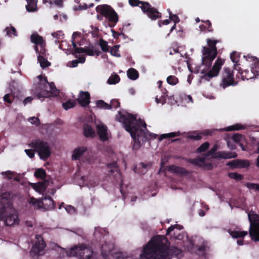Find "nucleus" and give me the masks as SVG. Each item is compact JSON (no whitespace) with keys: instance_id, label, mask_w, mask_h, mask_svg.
Instances as JSON below:
<instances>
[{"instance_id":"nucleus-1","label":"nucleus","mask_w":259,"mask_h":259,"mask_svg":"<svg viewBox=\"0 0 259 259\" xmlns=\"http://www.w3.org/2000/svg\"><path fill=\"white\" fill-rule=\"evenodd\" d=\"M169 245L164 236L153 237L144 248L141 259H170L172 255L180 257L181 250L175 246L168 248Z\"/></svg>"},{"instance_id":"nucleus-2","label":"nucleus","mask_w":259,"mask_h":259,"mask_svg":"<svg viewBox=\"0 0 259 259\" xmlns=\"http://www.w3.org/2000/svg\"><path fill=\"white\" fill-rule=\"evenodd\" d=\"M116 119L123 123L126 131L130 133L134 140L133 147L135 150L140 148L141 141L143 143L150 138L152 135L145 132L147 130L146 123L140 119L137 120L132 114H122L121 112H118Z\"/></svg>"},{"instance_id":"nucleus-3","label":"nucleus","mask_w":259,"mask_h":259,"mask_svg":"<svg viewBox=\"0 0 259 259\" xmlns=\"http://www.w3.org/2000/svg\"><path fill=\"white\" fill-rule=\"evenodd\" d=\"M209 48L204 47L202 50V64L199 67V71L203 74L201 77L206 80L218 75L220 70L223 64L220 58H218L211 69H210L212 62L216 57L217 52L215 45L217 41L208 39L207 40Z\"/></svg>"},{"instance_id":"nucleus-4","label":"nucleus","mask_w":259,"mask_h":259,"mask_svg":"<svg viewBox=\"0 0 259 259\" xmlns=\"http://www.w3.org/2000/svg\"><path fill=\"white\" fill-rule=\"evenodd\" d=\"M10 195L4 193L0 197V219L7 226H11L19 224V219L17 212L10 207Z\"/></svg>"},{"instance_id":"nucleus-5","label":"nucleus","mask_w":259,"mask_h":259,"mask_svg":"<svg viewBox=\"0 0 259 259\" xmlns=\"http://www.w3.org/2000/svg\"><path fill=\"white\" fill-rule=\"evenodd\" d=\"M38 77L40 78V83L35 93L37 99L43 100L44 98L56 96L58 95V90L53 82H48L46 77L42 79L41 75L38 76Z\"/></svg>"},{"instance_id":"nucleus-6","label":"nucleus","mask_w":259,"mask_h":259,"mask_svg":"<svg viewBox=\"0 0 259 259\" xmlns=\"http://www.w3.org/2000/svg\"><path fill=\"white\" fill-rule=\"evenodd\" d=\"M66 255L69 257L76 256L79 259H96L92 248L83 244L72 247L66 252Z\"/></svg>"},{"instance_id":"nucleus-7","label":"nucleus","mask_w":259,"mask_h":259,"mask_svg":"<svg viewBox=\"0 0 259 259\" xmlns=\"http://www.w3.org/2000/svg\"><path fill=\"white\" fill-rule=\"evenodd\" d=\"M248 218L250 223V236L252 240L259 242V215L253 211H250L248 213Z\"/></svg>"},{"instance_id":"nucleus-8","label":"nucleus","mask_w":259,"mask_h":259,"mask_svg":"<svg viewBox=\"0 0 259 259\" xmlns=\"http://www.w3.org/2000/svg\"><path fill=\"white\" fill-rule=\"evenodd\" d=\"M29 146L35 149L40 159L46 160L51 155V150L47 142L40 139L32 141Z\"/></svg>"},{"instance_id":"nucleus-9","label":"nucleus","mask_w":259,"mask_h":259,"mask_svg":"<svg viewBox=\"0 0 259 259\" xmlns=\"http://www.w3.org/2000/svg\"><path fill=\"white\" fill-rule=\"evenodd\" d=\"M130 4L132 6H137L141 4L140 8L144 13H147L149 18L152 20H155L160 17L159 12L156 9L152 8L147 2H143L139 0H128Z\"/></svg>"},{"instance_id":"nucleus-10","label":"nucleus","mask_w":259,"mask_h":259,"mask_svg":"<svg viewBox=\"0 0 259 259\" xmlns=\"http://www.w3.org/2000/svg\"><path fill=\"white\" fill-rule=\"evenodd\" d=\"M97 13L105 17L110 22L116 24L118 21L117 14L109 5H102L97 6L96 8Z\"/></svg>"},{"instance_id":"nucleus-11","label":"nucleus","mask_w":259,"mask_h":259,"mask_svg":"<svg viewBox=\"0 0 259 259\" xmlns=\"http://www.w3.org/2000/svg\"><path fill=\"white\" fill-rule=\"evenodd\" d=\"M35 242L30 251V254L33 255H42L45 254L44 249L46 246L42 237L39 235H36Z\"/></svg>"},{"instance_id":"nucleus-12","label":"nucleus","mask_w":259,"mask_h":259,"mask_svg":"<svg viewBox=\"0 0 259 259\" xmlns=\"http://www.w3.org/2000/svg\"><path fill=\"white\" fill-rule=\"evenodd\" d=\"M222 77L221 86L223 88H226L230 85H235L237 84L234 81L233 71L228 68L224 69Z\"/></svg>"},{"instance_id":"nucleus-13","label":"nucleus","mask_w":259,"mask_h":259,"mask_svg":"<svg viewBox=\"0 0 259 259\" xmlns=\"http://www.w3.org/2000/svg\"><path fill=\"white\" fill-rule=\"evenodd\" d=\"M114 244L113 242H105L101 247V254L105 259H115V254L114 252Z\"/></svg>"},{"instance_id":"nucleus-14","label":"nucleus","mask_w":259,"mask_h":259,"mask_svg":"<svg viewBox=\"0 0 259 259\" xmlns=\"http://www.w3.org/2000/svg\"><path fill=\"white\" fill-rule=\"evenodd\" d=\"M218 148V146L217 145H214L206 155L198 157L196 159H189L188 161L195 165L201 167L203 166L206 157L210 156L212 157V155L216 153L215 151L217 150Z\"/></svg>"},{"instance_id":"nucleus-15","label":"nucleus","mask_w":259,"mask_h":259,"mask_svg":"<svg viewBox=\"0 0 259 259\" xmlns=\"http://www.w3.org/2000/svg\"><path fill=\"white\" fill-rule=\"evenodd\" d=\"M182 228V227L179 226L178 225L171 226L167 229L166 235H169L172 231H174L173 236H171V239L178 240H182L184 237V234L179 232Z\"/></svg>"},{"instance_id":"nucleus-16","label":"nucleus","mask_w":259,"mask_h":259,"mask_svg":"<svg viewBox=\"0 0 259 259\" xmlns=\"http://www.w3.org/2000/svg\"><path fill=\"white\" fill-rule=\"evenodd\" d=\"M90 95L89 92L80 91L77 101L81 106L85 107L90 104Z\"/></svg>"},{"instance_id":"nucleus-17","label":"nucleus","mask_w":259,"mask_h":259,"mask_svg":"<svg viewBox=\"0 0 259 259\" xmlns=\"http://www.w3.org/2000/svg\"><path fill=\"white\" fill-rule=\"evenodd\" d=\"M237 156V154L235 152L227 151H219L212 155L213 158L230 159Z\"/></svg>"},{"instance_id":"nucleus-18","label":"nucleus","mask_w":259,"mask_h":259,"mask_svg":"<svg viewBox=\"0 0 259 259\" xmlns=\"http://www.w3.org/2000/svg\"><path fill=\"white\" fill-rule=\"evenodd\" d=\"M96 130L100 140L104 141L107 140V127L105 124L103 123L97 124L96 126Z\"/></svg>"},{"instance_id":"nucleus-19","label":"nucleus","mask_w":259,"mask_h":259,"mask_svg":"<svg viewBox=\"0 0 259 259\" xmlns=\"http://www.w3.org/2000/svg\"><path fill=\"white\" fill-rule=\"evenodd\" d=\"M87 148L86 147H79L75 148L72 154V159L74 160H78L83 156V154L87 151Z\"/></svg>"},{"instance_id":"nucleus-20","label":"nucleus","mask_w":259,"mask_h":259,"mask_svg":"<svg viewBox=\"0 0 259 259\" xmlns=\"http://www.w3.org/2000/svg\"><path fill=\"white\" fill-rule=\"evenodd\" d=\"M167 170L171 172L175 173L179 176H184L187 174L188 172L184 168L171 165L168 167Z\"/></svg>"},{"instance_id":"nucleus-21","label":"nucleus","mask_w":259,"mask_h":259,"mask_svg":"<svg viewBox=\"0 0 259 259\" xmlns=\"http://www.w3.org/2000/svg\"><path fill=\"white\" fill-rule=\"evenodd\" d=\"M49 184L48 180H45L42 182L32 184V187L36 191L41 193L46 190Z\"/></svg>"},{"instance_id":"nucleus-22","label":"nucleus","mask_w":259,"mask_h":259,"mask_svg":"<svg viewBox=\"0 0 259 259\" xmlns=\"http://www.w3.org/2000/svg\"><path fill=\"white\" fill-rule=\"evenodd\" d=\"M31 41L32 42L36 45H39L40 47L45 46L44 40L42 37L39 35L37 33H33L30 37Z\"/></svg>"},{"instance_id":"nucleus-23","label":"nucleus","mask_w":259,"mask_h":259,"mask_svg":"<svg viewBox=\"0 0 259 259\" xmlns=\"http://www.w3.org/2000/svg\"><path fill=\"white\" fill-rule=\"evenodd\" d=\"M83 134L86 137L93 138L96 135L95 131L92 126L88 124H84L83 126Z\"/></svg>"},{"instance_id":"nucleus-24","label":"nucleus","mask_w":259,"mask_h":259,"mask_svg":"<svg viewBox=\"0 0 259 259\" xmlns=\"http://www.w3.org/2000/svg\"><path fill=\"white\" fill-rule=\"evenodd\" d=\"M49 246L51 249L60 252L61 254H62L63 256H64V254H66V252L68 251L65 248L60 246L54 242H51L49 244Z\"/></svg>"},{"instance_id":"nucleus-25","label":"nucleus","mask_w":259,"mask_h":259,"mask_svg":"<svg viewBox=\"0 0 259 259\" xmlns=\"http://www.w3.org/2000/svg\"><path fill=\"white\" fill-rule=\"evenodd\" d=\"M28 203L32 204L34 208H40L42 206L43 202L40 200L36 199L33 197H31L28 201Z\"/></svg>"},{"instance_id":"nucleus-26","label":"nucleus","mask_w":259,"mask_h":259,"mask_svg":"<svg viewBox=\"0 0 259 259\" xmlns=\"http://www.w3.org/2000/svg\"><path fill=\"white\" fill-rule=\"evenodd\" d=\"M27 5L26 8L28 12H33L36 11V0H26Z\"/></svg>"},{"instance_id":"nucleus-27","label":"nucleus","mask_w":259,"mask_h":259,"mask_svg":"<svg viewBox=\"0 0 259 259\" xmlns=\"http://www.w3.org/2000/svg\"><path fill=\"white\" fill-rule=\"evenodd\" d=\"M37 60L40 64V66L42 68L48 67L51 65V63L47 60V59L45 58L44 56L40 55V54L37 55Z\"/></svg>"},{"instance_id":"nucleus-28","label":"nucleus","mask_w":259,"mask_h":259,"mask_svg":"<svg viewBox=\"0 0 259 259\" xmlns=\"http://www.w3.org/2000/svg\"><path fill=\"white\" fill-rule=\"evenodd\" d=\"M128 78L132 80H136L139 76L138 72L134 68H130L127 71Z\"/></svg>"},{"instance_id":"nucleus-29","label":"nucleus","mask_w":259,"mask_h":259,"mask_svg":"<svg viewBox=\"0 0 259 259\" xmlns=\"http://www.w3.org/2000/svg\"><path fill=\"white\" fill-rule=\"evenodd\" d=\"M107 233L106 230L100 227H96L95 228L94 235L97 238H100L101 236H105Z\"/></svg>"},{"instance_id":"nucleus-30","label":"nucleus","mask_w":259,"mask_h":259,"mask_svg":"<svg viewBox=\"0 0 259 259\" xmlns=\"http://www.w3.org/2000/svg\"><path fill=\"white\" fill-rule=\"evenodd\" d=\"M247 234V231H231L230 232V235L233 238L243 237Z\"/></svg>"},{"instance_id":"nucleus-31","label":"nucleus","mask_w":259,"mask_h":259,"mask_svg":"<svg viewBox=\"0 0 259 259\" xmlns=\"http://www.w3.org/2000/svg\"><path fill=\"white\" fill-rule=\"evenodd\" d=\"M4 31L6 33L7 35L11 36V34H13L15 36H17V33L16 29L13 26L7 27Z\"/></svg>"},{"instance_id":"nucleus-32","label":"nucleus","mask_w":259,"mask_h":259,"mask_svg":"<svg viewBox=\"0 0 259 259\" xmlns=\"http://www.w3.org/2000/svg\"><path fill=\"white\" fill-rule=\"evenodd\" d=\"M75 104L76 102L75 101L69 100L67 102L63 103L62 104V106L65 110H67L68 109L74 107Z\"/></svg>"},{"instance_id":"nucleus-33","label":"nucleus","mask_w":259,"mask_h":259,"mask_svg":"<svg viewBox=\"0 0 259 259\" xmlns=\"http://www.w3.org/2000/svg\"><path fill=\"white\" fill-rule=\"evenodd\" d=\"M142 253H143V252L141 254L140 256H141ZM115 259H138V258H134L132 256L127 255L125 254L117 252L115 254ZM140 259H141V257H140Z\"/></svg>"},{"instance_id":"nucleus-34","label":"nucleus","mask_w":259,"mask_h":259,"mask_svg":"<svg viewBox=\"0 0 259 259\" xmlns=\"http://www.w3.org/2000/svg\"><path fill=\"white\" fill-rule=\"evenodd\" d=\"M120 80L119 76L117 74L111 75L108 79L107 82L110 84H114L118 83Z\"/></svg>"},{"instance_id":"nucleus-35","label":"nucleus","mask_w":259,"mask_h":259,"mask_svg":"<svg viewBox=\"0 0 259 259\" xmlns=\"http://www.w3.org/2000/svg\"><path fill=\"white\" fill-rule=\"evenodd\" d=\"M180 135V133L179 132H172L168 134H162L160 136L159 138V140L161 141L164 138H173L177 136H179Z\"/></svg>"},{"instance_id":"nucleus-36","label":"nucleus","mask_w":259,"mask_h":259,"mask_svg":"<svg viewBox=\"0 0 259 259\" xmlns=\"http://www.w3.org/2000/svg\"><path fill=\"white\" fill-rule=\"evenodd\" d=\"M97 105L99 108L102 109H111V106H109V104L106 103L103 100L97 101Z\"/></svg>"},{"instance_id":"nucleus-37","label":"nucleus","mask_w":259,"mask_h":259,"mask_svg":"<svg viewBox=\"0 0 259 259\" xmlns=\"http://www.w3.org/2000/svg\"><path fill=\"white\" fill-rule=\"evenodd\" d=\"M107 167L110 169V172L113 173L115 171H118V168L116 162H113L107 164Z\"/></svg>"},{"instance_id":"nucleus-38","label":"nucleus","mask_w":259,"mask_h":259,"mask_svg":"<svg viewBox=\"0 0 259 259\" xmlns=\"http://www.w3.org/2000/svg\"><path fill=\"white\" fill-rule=\"evenodd\" d=\"M34 176L36 178L44 179L46 177V171L42 168H39L34 172Z\"/></svg>"},{"instance_id":"nucleus-39","label":"nucleus","mask_w":259,"mask_h":259,"mask_svg":"<svg viewBox=\"0 0 259 259\" xmlns=\"http://www.w3.org/2000/svg\"><path fill=\"white\" fill-rule=\"evenodd\" d=\"M84 53L90 56H94L95 54H96L97 56H99L100 52L97 51H94L92 48L89 47H85Z\"/></svg>"},{"instance_id":"nucleus-40","label":"nucleus","mask_w":259,"mask_h":259,"mask_svg":"<svg viewBox=\"0 0 259 259\" xmlns=\"http://www.w3.org/2000/svg\"><path fill=\"white\" fill-rule=\"evenodd\" d=\"M249 165V162L247 160H238L237 168L247 167Z\"/></svg>"},{"instance_id":"nucleus-41","label":"nucleus","mask_w":259,"mask_h":259,"mask_svg":"<svg viewBox=\"0 0 259 259\" xmlns=\"http://www.w3.org/2000/svg\"><path fill=\"white\" fill-rule=\"evenodd\" d=\"M166 80L167 83L171 85H175L178 82V78L176 76L172 75L168 76Z\"/></svg>"},{"instance_id":"nucleus-42","label":"nucleus","mask_w":259,"mask_h":259,"mask_svg":"<svg viewBox=\"0 0 259 259\" xmlns=\"http://www.w3.org/2000/svg\"><path fill=\"white\" fill-rule=\"evenodd\" d=\"M99 45L103 51L107 52L108 51V46L107 42L103 39H101L99 42Z\"/></svg>"},{"instance_id":"nucleus-43","label":"nucleus","mask_w":259,"mask_h":259,"mask_svg":"<svg viewBox=\"0 0 259 259\" xmlns=\"http://www.w3.org/2000/svg\"><path fill=\"white\" fill-rule=\"evenodd\" d=\"M228 176L231 179H233L236 181H240L243 178V176L241 175L238 174L236 172L229 173Z\"/></svg>"},{"instance_id":"nucleus-44","label":"nucleus","mask_w":259,"mask_h":259,"mask_svg":"<svg viewBox=\"0 0 259 259\" xmlns=\"http://www.w3.org/2000/svg\"><path fill=\"white\" fill-rule=\"evenodd\" d=\"M166 95L165 93H163V95L160 97L159 98H158L157 97L155 98V101L156 102L158 103H161L162 105L166 103Z\"/></svg>"},{"instance_id":"nucleus-45","label":"nucleus","mask_w":259,"mask_h":259,"mask_svg":"<svg viewBox=\"0 0 259 259\" xmlns=\"http://www.w3.org/2000/svg\"><path fill=\"white\" fill-rule=\"evenodd\" d=\"M51 35L53 37L56 38L57 39H62L64 36V33L62 31H58L57 32H53Z\"/></svg>"},{"instance_id":"nucleus-46","label":"nucleus","mask_w":259,"mask_h":259,"mask_svg":"<svg viewBox=\"0 0 259 259\" xmlns=\"http://www.w3.org/2000/svg\"><path fill=\"white\" fill-rule=\"evenodd\" d=\"M245 127L240 124H236L233 126H229L227 127L226 131H231V130H240L244 129Z\"/></svg>"},{"instance_id":"nucleus-47","label":"nucleus","mask_w":259,"mask_h":259,"mask_svg":"<svg viewBox=\"0 0 259 259\" xmlns=\"http://www.w3.org/2000/svg\"><path fill=\"white\" fill-rule=\"evenodd\" d=\"M254 71H254V69L252 68L251 70V72L250 73H249V74H245V75L242 74V77L243 79H246L247 80H248L249 79H252V78H254V76H255Z\"/></svg>"},{"instance_id":"nucleus-48","label":"nucleus","mask_w":259,"mask_h":259,"mask_svg":"<svg viewBox=\"0 0 259 259\" xmlns=\"http://www.w3.org/2000/svg\"><path fill=\"white\" fill-rule=\"evenodd\" d=\"M118 47L117 46H114L110 50V53L112 55L119 57L120 56V55L118 53Z\"/></svg>"},{"instance_id":"nucleus-49","label":"nucleus","mask_w":259,"mask_h":259,"mask_svg":"<svg viewBox=\"0 0 259 259\" xmlns=\"http://www.w3.org/2000/svg\"><path fill=\"white\" fill-rule=\"evenodd\" d=\"M209 143L207 142L203 143L198 149V152H202L205 151L209 147Z\"/></svg>"},{"instance_id":"nucleus-50","label":"nucleus","mask_w":259,"mask_h":259,"mask_svg":"<svg viewBox=\"0 0 259 259\" xmlns=\"http://www.w3.org/2000/svg\"><path fill=\"white\" fill-rule=\"evenodd\" d=\"M1 174L3 176H6L9 179H11L13 178V177L16 174V173L10 170H8L6 171L2 172Z\"/></svg>"},{"instance_id":"nucleus-51","label":"nucleus","mask_w":259,"mask_h":259,"mask_svg":"<svg viewBox=\"0 0 259 259\" xmlns=\"http://www.w3.org/2000/svg\"><path fill=\"white\" fill-rule=\"evenodd\" d=\"M243 138V137L239 134H234L232 137V139L235 142H240Z\"/></svg>"},{"instance_id":"nucleus-52","label":"nucleus","mask_w":259,"mask_h":259,"mask_svg":"<svg viewBox=\"0 0 259 259\" xmlns=\"http://www.w3.org/2000/svg\"><path fill=\"white\" fill-rule=\"evenodd\" d=\"M245 185L249 190H257V184L247 183L245 184Z\"/></svg>"},{"instance_id":"nucleus-53","label":"nucleus","mask_w":259,"mask_h":259,"mask_svg":"<svg viewBox=\"0 0 259 259\" xmlns=\"http://www.w3.org/2000/svg\"><path fill=\"white\" fill-rule=\"evenodd\" d=\"M43 199L46 201L49 200V204H48V205L50 207H54V201L51 197L48 195H46L44 197Z\"/></svg>"},{"instance_id":"nucleus-54","label":"nucleus","mask_w":259,"mask_h":259,"mask_svg":"<svg viewBox=\"0 0 259 259\" xmlns=\"http://www.w3.org/2000/svg\"><path fill=\"white\" fill-rule=\"evenodd\" d=\"M120 105L119 102L117 100H112L110 102V104L109 106H111V109L112 108H117Z\"/></svg>"},{"instance_id":"nucleus-55","label":"nucleus","mask_w":259,"mask_h":259,"mask_svg":"<svg viewBox=\"0 0 259 259\" xmlns=\"http://www.w3.org/2000/svg\"><path fill=\"white\" fill-rule=\"evenodd\" d=\"M66 210L70 214H74L76 212L75 208L72 205H67L65 207Z\"/></svg>"},{"instance_id":"nucleus-56","label":"nucleus","mask_w":259,"mask_h":259,"mask_svg":"<svg viewBox=\"0 0 259 259\" xmlns=\"http://www.w3.org/2000/svg\"><path fill=\"white\" fill-rule=\"evenodd\" d=\"M29 121L33 124H35L36 125H39L40 124V122L39 119L35 117H32L29 119Z\"/></svg>"},{"instance_id":"nucleus-57","label":"nucleus","mask_w":259,"mask_h":259,"mask_svg":"<svg viewBox=\"0 0 259 259\" xmlns=\"http://www.w3.org/2000/svg\"><path fill=\"white\" fill-rule=\"evenodd\" d=\"M140 165L141 166L142 169H144V170H143L142 171L143 172H145L147 170V169H149V168H150L152 166V164L151 163H149L148 164H145L143 162H141L140 163Z\"/></svg>"},{"instance_id":"nucleus-58","label":"nucleus","mask_w":259,"mask_h":259,"mask_svg":"<svg viewBox=\"0 0 259 259\" xmlns=\"http://www.w3.org/2000/svg\"><path fill=\"white\" fill-rule=\"evenodd\" d=\"M238 55L237 54V53L236 52H233L230 55V58L232 60V61L234 63H237L238 62Z\"/></svg>"},{"instance_id":"nucleus-59","label":"nucleus","mask_w":259,"mask_h":259,"mask_svg":"<svg viewBox=\"0 0 259 259\" xmlns=\"http://www.w3.org/2000/svg\"><path fill=\"white\" fill-rule=\"evenodd\" d=\"M238 164V159H237L229 162L227 165H229L233 168H237Z\"/></svg>"},{"instance_id":"nucleus-60","label":"nucleus","mask_w":259,"mask_h":259,"mask_svg":"<svg viewBox=\"0 0 259 259\" xmlns=\"http://www.w3.org/2000/svg\"><path fill=\"white\" fill-rule=\"evenodd\" d=\"M25 152L30 158H32L34 156V152L32 149H26Z\"/></svg>"},{"instance_id":"nucleus-61","label":"nucleus","mask_w":259,"mask_h":259,"mask_svg":"<svg viewBox=\"0 0 259 259\" xmlns=\"http://www.w3.org/2000/svg\"><path fill=\"white\" fill-rule=\"evenodd\" d=\"M218 131V130H215V129H213V130H205L204 131H203V132L202 133V134H203L205 136L212 135V134L215 131Z\"/></svg>"},{"instance_id":"nucleus-62","label":"nucleus","mask_w":259,"mask_h":259,"mask_svg":"<svg viewBox=\"0 0 259 259\" xmlns=\"http://www.w3.org/2000/svg\"><path fill=\"white\" fill-rule=\"evenodd\" d=\"M169 19L171 21H173L175 24L178 23L180 21L179 17L176 15L173 14L172 15L170 16Z\"/></svg>"},{"instance_id":"nucleus-63","label":"nucleus","mask_w":259,"mask_h":259,"mask_svg":"<svg viewBox=\"0 0 259 259\" xmlns=\"http://www.w3.org/2000/svg\"><path fill=\"white\" fill-rule=\"evenodd\" d=\"M188 138L195 140H199L201 138V136L199 134L192 135L188 136Z\"/></svg>"},{"instance_id":"nucleus-64","label":"nucleus","mask_w":259,"mask_h":259,"mask_svg":"<svg viewBox=\"0 0 259 259\" xmlns=\"http://www.w3.org/2000/svg\"><path fill=\"white\" fill-rule=\"evenodd\" d=\"M10 95L9 94H6L4 97V101L9 103H11L12 101L10 99Z\"/></svg>"}]
</instances>
